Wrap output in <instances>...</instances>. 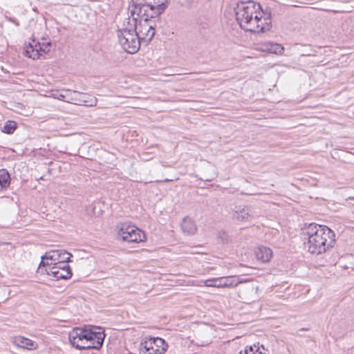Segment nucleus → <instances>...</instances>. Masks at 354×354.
Instances as JSON below:
<instances>
[{
  "mask_svg": "<svg viewBox=\"0 0 354 354\" xmlns=\"http://www.w3.org/2000/svg\"><path fill=\"white\" fill-rule=\"evenodd\" d=\"M236 19L240 27L252 32H260L265 27L260 24L262 17V8L259 3L254 1H241L234 8Z\"/></svg>",
  "mask_w": 354,
  "mask_h": 354,
  "instance_id": "obj_1",
  "label": "nucleus"
},
{
  "mask_svg": "<svg viewBox=\"0 0 354 354\" xmlns=\"http://www.w3.org/2000/svg\"><path fill=\"white\" fill-rule=\"evenodd\" d=\"M306 247L309 252L319 254L333 247L335 233L326 225L310 223L306 229Z\"/></svg>",
  "mask_w": 354,
  "mask_h": 354,
  "instance_id": "obj_2",
  "label": "nucleus"
},
{
  "mask_svg": "<svg viewBox=\"0 0 354 354\" xmlns=\"http://www.w3.org/2000/svg\"><path fill=\"white\" fill-rule=\"evenodd\" d=\"M105 334L101 328L95 330L75 328L69 333L70 343L79 350L100 349L104 342Z\"/></svg>",
  "mask_w": 354,
  "mask_h": 354,
  "instance_id": "obj_3",
  "label": "nucleus"
},
{
  "mask_svg": "<svg viewBox=\"0 0 354 354\" xmlns=\"http://www.w3.org/2000/svg\"><path fill=\"white\" fill-rule=\"evenodd\" d=\"M168 5V1H131L129 8L132 17L137 16L146 20L159 21L160 15L164 12Z\"/></svg>",
  "mask_w": 354,
  "mask_h": 354,
  "instance_id": "obj_4",
  "label": "nucleus"
},
{
  "mask_svg": "<svg viewBox=\"0 0 354 354\" xmlns=\"http://www.w3.org/2000/svg\"><path fill=\"white\" fill-rule=\"evenodd\" d=\"M117 35L120 44L128 53L133 54L140 49L141 42L132 27L119 29Z\"/></svg>",
  "mask_w": 354,
  "mask_h": 354,
  "instance_id": "obj_5",
  "label": "nucleus"
},
{
  "mask_svg": "<svg viewBox=\"0 0 354 354\" xmlns=\"http://www.w3.org/2000/svg\"><path fill=\"white\" fill-rule=\"evenodd\" d=\"M168 344L161 337H145L139 344L140 354H165Z\"/></svg>",
  "mask_w": 354,
  "mask_h": 354,
  "instance_id": "obj_6",
  "label": "nucleus"
},
{
  "mask_svg": "<svg viewBox=\"0 0 354 354\" xmlns=\"http://www.w3.org/2000/svg\"><path fill=\"white\" fill-rule=\"evenodd\" d=\"M133 19L135 23L132 30L138 35L140 42L150 41L155 35L156 24L154 21L140 19L138 21V18L135 17H133Z\"/></svg>",
  "mask_w": 354,
  "mask_h": 354,
  "instance_id": "obj_7",
  "label": "nucleus"
},
{
  "mask_svg": "<svg viewBox=\"0 0 354 354\" xmlns=\"http://www.w3.org/2000/svg\"><path fill=\"white\" fill-rule=\"evenodd\" d=\"M118 236L128 243H140L145 240V236L142 231L137 227L128 223H122L118 232Z\"/></svg>",
  "mask_w": 354,
  "mask_h": 354,
  "instance_id": "obj_8",
  "label": "nucleus"
},
{
  "mask_svg": "<svg viewBox=\"0 0 354 354\" xmlns=\"http://www.w3.org/2000/svg\"><path fill=\"white\" fill-rule=\"evenodd\" d=\"M52 95L54 98L75 104H86L88 102L85 93L70 89L55 91Z\"/></svg>",
  "mask_w": 354,
  "mask_h": 354,
  "instance_id": "obj_9",
  "label": "nucleus"
},
{
  "mask_svg": "<svg viewBox=\"0 0 354 354\" xmlns=\"http://www.w3.org/2000/svg\"><path fill=\"white\" fill-rule=\"evenodd\" d=\"M46 273L56 280L68 279L72 276L70 266L65 263L49 266L48 268L46 269Z\"/></svg>",
  "mask_w": 354,
  "mask_h": 354,
  "instance_id": "obj_10",
  "label": "nucleus"
},
{
  "mask_svg": "<svg viewBox=\"0 0 354 354\" xmlns=\"http://www.w3.org/2000/svg\"><path fill=\"white\" fill-rule=\"evenodd\" d=\"M72 254L66 250H53L46 252L42 259L51 260L53 265H57L60 263H67L71 261Z\"/></svg>",
  "mask_w": 354,
  "mask_h": 354,
  "instance_id": "obj_11",
  "label": "nucleus"
},
{
  "mask_svg": "<svg viewBox=\"0 0 354 354\" xmlns=\"http://www.w3.org/2000/svg\"><path fill=\"white\" fill-rule=\"evenodd\" d=\"M204 283L205 286L215 288L234 287L237 284L232 277L211 278L205 280Z\"/></svg>",
  "mask_w": 354,
  "mask_h": 354,
  "instance_id": "obj_12",
  "label": "nucleus"
},
{
  "mask_svg": "<svg viewBox=\"0 0 354 354\" xmlns=\"http://www.w3.org/2000/svg\"><path fill=\"white\" fill-rule=\"evenodd\" d=\"M42 46L40 42H35V40L32 43H29L26 46L24 54L26 56L32 58V59H39L41 54Z\"/></svg>",
  "mask_w": 354,
  "mask_h": 354,
  "instance_id": "obj_13",
  "label": "nucleus"
},
{
  "mask_svg": "<svg viewBox=\"0 0 354 354\" xmlns=\"http://www.w3.org/2000/svg\"><path fill=\"white\" fill-rule=\"evenodd\" d=\"M192 342L198 346H206L212 342L211 332L209 330L199 331Z\"/></svg>",
  "mask_w": 354,
  "mask_h": 354,
  "instance_id": "obj_14",
  "label": "nucleus"
},
{
  "mask_svg": "<svg viewBox=\"0 0 354 354\" xmlns=\"http://www.w3.org/2000/svg\"><path fill=\"white\" fill-rule=\"evenodd\" d=\"M232 218L237 221L245 222L250 221L254 218V216L251 209L248 207L245 206L242 209L235 210L232 214Z\"/></svg>",
  "mask_w": 354,
  "mask_h": 354,
  "instance_id": "obj_15",
  "label": "nucleus"
},
{
  "mask_svg": "<svg viewBox=\"0 0 354 354\" xmlns=\"http://www.w3.org/2000/svg\"><path fill=\"white\" fill-rule=\"evenodd\" d=\"M12 342L18 347L26 349L35 348L36 345L34 341L21 336L15 337Z\"/></svg>",
  "mask_w": 354,
  "mask_h": 354,
  "instance_id": "obj_16",
  "label": "nucleus"
},
{
  "mask_svg": "<svg viewBox=\"0 0 354 354\" xmlns=\"http://www.w3.org/2000/svg\"><path fill=\"white\" fill-rule=\"evenodd\" d=\"M255 254L257 259L261 261L262 262L269 261L272 256V252L271 249L263 246L258 248Z\"/></svg>",
  "mask_w": 354,
  "mask_h": 354,
  "instance_id": "obj_17",
  "label": "nucleus"
},
{
  "mask_svg": "<svg viewBox=\"0 0 354 354\" xmlns=\"http://www.w3.org/2000/svg\"><path fill=\"white\" fill-rule=\"evenodd\" d=\"M181 229L184 233L188 235H192L196 231V226L190 218L185 217L183 218L181 223Z\"/></svg>",
  "mask_w": 354,
  "mask_h": 354,
  "instance_id": "obj_18",
  "label": "nucleus"
},
{
  "mask_svg": "<svg viewBox=\"0 0 354 354\" xmlns=\"http://www.w3.org/2000/svg\"><path fill=\"white\" fill-rule=\"evenodd\" d=\"M10 176L7 169H0V191L6 189L10 184Z\"/></svg>",
  "mask_w": 354,
  "mask_h": 354,
  "instance_id": "obj_19",
  "label": "nucleus"
},
{
  "mask_svg": "<svg viewBox=\"0 0 354 354\" xmlns=\"http://www.w3.org/2000/svg\"><path fill=\"white\" fill-rule=\"evenodd\" d=\"M260 24L265 27V29L261 30L260 32H264L269 30L271 28V15L270 13H263L262 11L261 22Z\"/></svg>",
  "mask_w": 354,
  "mask_h": 354,
  "instance_id": "obj_20",
  "label": "nucleus"
},
{
  "mask_svg": "<svg viewBox=\"0 0 354 354\" xmlns=\"http://www.w3.org/2000/svg\"><path fill=\"white\" fill-rule=\"evenodd\" d=\"M16 129L17 123L15 121L8 120L5 123L2 131L7 134H11Z\"/></svg>",
  "mask_w": 354,
  "mask_h": 354,
  "instance_id": "obj_21",
  "label": "nucleus"
},
{
  "mask_svg": "<svg viewBox=\"0 0 354 354\" xmlns=\"http://www.w3.org/2000/svg\"><path fill=\"white\" fill-rule=\"evenodd\" d=\"M270 47L268 48V50L272 53H281L283 50V47L278 44H270Z\"/></svg>",
  "mask_w": 354,
  "mask_h": 354,
  "instance_id": "obj_22",
  "label": "nucleus"
},
{
  "mask_svg": "<svg viewBox=\"0 0 354 354\" xmlns=\"http://www.w3.org/2000/svg\"><path fill=\"white\" fill-rule=\"evenodd\" d=\"M45 259H41V261L39 263V268H38V272H40L41 274L46 273V269L48 268L49 266H53V263H49L48 262H45Z\"/></svg>",
  "mask_w": 354,
  "mask_h": 354,
  "instance_id": "obj_23",
  "label": "nucleus"
},
{
  "mask_svg": "<svg viewBox=\"0 0 354 354\" xmlns=\"http://www.w3.org/2000/svg\"><path fill=\"white\" fill-rule=\"evenodd\" d=\"M42 49L41 50V53L43 52L44 53H47L50 50V44H41Z\"/></svg>",
  "mask_w": 354,
  "mask_h": 354,
  "instance_id": "obj_24",
  "label": "nucleus"
},
{
  "mask_svg": "<svg viewBox=\"0 0 354 354\" xmlns=\"http://www.w3.org/2000/svg\"><path fill=\"white\" fill-rule=\"evenodd\" d=\"M219 234H220V238L222 239L223 242L228 241L227 234L225 232H222Z\"/></svg>",
  "mask_w": 354,
  "mask_h": 354,
  "instance_id": "obj_25",
  "label": "nucleus"
},
{
  "mask_svg": "<svg viewBox=\"0 0 354 354\" xmlns=\"http://www.w3.org/2000/svg\"><path fill=\"white\" fill-rule=\"evenodd\" d=\"M214 178V176H212L211 178H201L203 180L210 182Z\"/></svg>",
  "mask_w": 354,
  "mask_h": 354,
  "instance_id": "obj_26",
  "label": "nucleus"
},
{
  "mask_svg": "<svg viewBox=\"0 0 354 354\" xmlns=\"http://www.w3.org/2000/svg\"><path fill=\"white\" fill-rule=\"evenodd\" d=\"M239 354H248V349H245L243 352L241 351Z\"/></svg>",
  "mask_w": 354,
  "mask_h": 354,
  "instance_id": "obj_27",
  "label": "nucleus"
},
{
  "mask_svg": "<svg viewBox=\"0 0 354 354\" xmlns=\"http://www.w3.org/2000/svg\"><path fill=\"white\" fill-rule=\"evenodd\" d=\"M165 182H167V181H169V179L166 178L165 180H164Z\"/></svg>",
  "mask_w": 354,
  "mask_h": 354,
  "instance_id": "obj_28",
  "label": "nucleus"
}]
</instances>
